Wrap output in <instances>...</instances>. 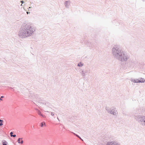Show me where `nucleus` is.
<instances>
[{"instance_id":"f257e3e1","label":"nucleus","mask_w":145,"mask_h":145,"mask_svg":"<svg viewBox=\"0 0 145 145\" xmlns=\"http://www.w3.org/2000/svg\"><path fill=\"white\" fill-rule=\"evenodd\" d=\"M35 30V28L32 27L30 24L24 23L20 29L18 35L22 38L27 37L32 35Z\"/></svg>"},{"instance_id":"f03ea898","label":"nucleus","mask_w":145,"mask_h":145,"mask_svg":"<svg viewBox=\"0 0 145 145\" xmlns=\"http://www.w3.org/2000/svg\"><path fill=\"white\" fill-rule=\"evenodd\" d=\"M112 52L114 57L121 61H126L129 59L127 54L124 52L121 48L117 46L112 48Z\"/></svg>"},{"instance_id":"7ed1b4c3","label":"nucleus","mask_w":145,"mask_h":145,"mask_svg":"<svg viewBox=\"0 0 145 145\" xmlns=\"http://www.w3.org/2000/svg\"><path fill=\"white\" fill-rule=\"evenodd\" d=\"M138 110L135 111L133 113L135 114V118L136 120L139 123L143 125H145V116L141 115H138Z\"/></svg>"},{"instance_id":"20e7f679","label":"nucleus","mask_w":145,"mask_h":145,"mask_svg":"<svg viewBox=\"0 0 145 145\" xmlns=\"http://www.w3.org/2000/svg\"><path fill=\"white\" fill-rule=\"evenodd\" d=\"M86 44L88 46H89L90 47L93 48H95L96 46L95 43H93L92 42H90L89 44V42H88L86 43Z\"/></svg>"},{"instance_id":"39448f33","label":"nucleus","mask_w":145,"mask_h":145,"mask_svg":"<svg viewBox=\"0 0 145 145\" xmlns=\"http://www.w3.org/2000/svg\"><path fill=\"white\" fill-rule=\"evenodd\" d=\"M117 111V110L116 108H113L111 109V112H110L111 114L114 115H116V112Z\"/></svg>"},{"instance_id":"423d86ee","label":"nucleus","mask_w":145,"mask_h":145,"mask_svg":"<svg viewBox=\"0 0 145 145\" xmlns=\"http://www.w3.org/2000/svg\"><path fill=\"white\" fill-rule=\"evenodd\" d=\"M106 145H120L116 142H108Z\"/></svg>"},{"instance_id":"0eeeda50","label":"nucleus","mask_w":145,"mask_h":145,"mask_svg":"<svg viewBox=\"0 0 145 145\" xmlns=\"http://www.w3.org/2000/svg\"><path fill=\"white\" fill-rule=\"evenodd\" d=\"M64 4L65 7L69 8L70 7V2L69 1H66L65 2Z\"/></svg>"},{"instance_id":"6e6552de","label":"nucleus","mask_w":145,"mask_h":145,"mask_svg":"<svg viewBox=\"0 0 145 145\" xmlns=\"http://www.w3.org/2000/svg\"><path fill=\"white\" fill-rule=\"evenodd\" d=\"M137 82L138 83H144L145 81V79L144 78H141L139 79H137Z\"/></svg>"},{"instance_id":"1a4fd4ad","label":"nucleus","mask_w":145,"mask_h":145,"mask_svg":"<svg viewBox=\"0 0 145 145\" xmlns=\"http://www.w3.org/2000/svg\"><path fill=\"white\" fill-rule=\"evenodd\" d=\"M37 113L42 118H45V116L43 115L41 113V112L39 110H37Z\"/></svg>"},{"instance_id":"9d476101","label":"nucleus","mask_w":145,"mask_h":145,"mask_svg":"<svg viewBox=\"0 0 145 145\" xmlns=\"http://www.w3.org/2000/svg\"><path fill=\"white\" fill-rule=\"evenodd\" d=\"M69 132L73 134L75 136L77 137H78V138H79L81 140H82V141H83V140L78 135L76 134V133H74L71 131H69Z\"/></svg>"},{"instance_id":"9b49d317","label":"nucleus","mask_w":145,"mask_h":145,"mask_svg":"<svg viewBox=\"0 0 145 145\" xmlns=\"http://www.w3.org/2000/svg\"><path fill=\"white\" fill-rule=\"evenodd\" d=\"M40 126L41 127H42L43 126H46V124L45 122L44 121L42 122L40 124Z\"/></svg>"},{"instance_id":"f8f14e48","label":"nucleus","mask_w":145,"mask_h":145,"mask_svg":"<svg viewBox=\"0 0 145 145\" xmlns=\"http://www.w3.org/2000/svg\"><path fill=\"white\" fill-rule=\"evenodd\" d=\"M106 110H107L108 113H110L111 112V109H110L108 107H106L105 108Z\"/></svg>"},{"instance_id":"ddd939ff","label":"nucleus","mask_w":145,"mask_h":145,"mask_svg":"<svg viewBox=\"0 0 145 145\" xmlns=\"http://www.w3.org/2000/svg\"><path fill=\"white\" fill-rule=\"evenodd\" d=\"M23 139V138H19L17 140V142H18V143L19 144H20V140L21 139Z\"/></svg>"},{"instance_id":"4468645a","label":"nucleus","mask_w":145,"mask_h":145,"mask_svg":"<svg viewBox=\"0 0 145 145\" xmlns=\"http://www.w3.org/2000/svg\"><path fill=\"white\" fill-rule=\"evenodd\" d=\"M131 81L134 83H138L137 82V79H131Z\"/></svg>"},{"instance_id":"2eb2a0df","label":"nucleus","mask_w":145,"mask_h":145,"mask_svg":"<svg viewBox=\"0 0 145 145\" xmlns=\"http://www.w3.org/2000/svg\"><path fill=\"white\" fill-rule=\"evenodd\" d=\"M84 73L86 74L87 73H89V71L88 70H86L84 71Z\"/></svg>"},{"instance_id":"dca6fc26","label":"nucleus","mask_w":145,"mask_h":145,"mask_svg":"<svg viewBox=\"0 0 145 145\" xmlns=\"http://www.w3.org/2000/svg\"><path fill=\"white\" fill-rule=\"evenodd\" d=\"M83 64L81 62H80V63H78V67H82V66H83Z\"/></svg>"},{"instance_id":"f3484780","label":"nucleus","mask_w":145,"mask_h":145,"mask_svg":"<svg viewBox=\"0 0 145 145\" xmlns=\"http://www.w3.org/2000/svg\"><path fill=\"white\" fill-rule=\"evenodd\" d=\"M86 75V74L84 73H84H82V75L83 76H84V77Z\"/></svg>"},{"instance_id":"a211bd4d","label":"nucleus","mask_w":145,"mask_h":145,"mask_svg":"<svg viewBox=\"0 0 145 145\" xmlns=\"http://www.w3.org/2000/svg\"><path fill=\"white\" fill-rule=\"evenodd\" d=\"M23 142H24L23 140H22V139H21V140L20 141V144H23Z\"/></svg>"},{"instance_id":"6ab92c4d","label":"nucleus","mask_w":145,"mask_h":145,"mask_svg":"<svg viewBox=\"0 0 145 145\" xmlns=\"http://www.w3.org/2000/svg\"><path fill=\"white\" fill-rule=\"evenodd\" d=\"M10 136L11 137H12V135H13V133L12 132H11L10 133Z\"/></svg>"},{"instance_id":"aec40b11","label":"nucleus","mask_w":145,"mask_h":145,"mask_svg":"<svg viewBox=\"0 0 145 145\" xmlns=\"http://www.w3.org/2000/svg\"><path fill=\"white\" fill-rule=\"evenodd\" d=\"M16 135L15 134L13 135H12V137H16Z\"/></svg>"},{"instance_id":"412c9836","label":"nucleus","mask_w":145,"mask_h":145,"mask_svg":"<svg viewBox=\"0 0 145 145\" xmlns=\"http://www.w3.org/2000/svg\"><path fill=\"white\" fill-rule=\"evenodd\" d=\"M51 115L52 116H54V113L53 112H52L51 113Z\"/></svg>"},{"instance_id":"4be33fe9","label":"nucleus","mask_w":145,"mask_h":145,"mask_svg":"<svg viewBox=\"0 0 145 145\" xmlns=\"http://www.w3.org/2000/svg\"><path fill=\"white\" fill-rule=\"evenodd\" d=\"M20 2L21 3H22V4L24 3V1H23V0H22V1H20Z\"/></svg>"},{"instance_id":"5701e85b","label":"nucleus","mask_w":145,"mask_h":145,"mask_svg":"<svg viewBox=\"0 0 145 145\" xmlns=\"http://www.w3.org/2000/svg\"><path fill=\"white\" fill-rule=\"evenodd\" d=\"M3 121L1 120H0V123H3Z\"/></svg>"},{"instance_id":"b1692460","label":"nucleus","mask_w":145,"mask_h":145,"mask_svg":"<svg viewBox=\"0 0 145 145\" xmlns=\"http://www.w3.org/2000/svg\"><path fill=\"white\" fill-rule=\"evenodd\" d=\"M33 95H32V96H29V98H31L32 97H33Z\"/></svg>"},{"instance_id":"393cba45","label":"nucleus","mask_w":145,"mask_h":145,"mask_svg":"<svg viewBox=\"0 0 145 145\" xmlns=\"http://www.w3.org/2000/svg\"><path fill=\"white\" fill-rule=\"evenodd\" d=\"M3 123H0V126H2L3 125Z\"/></svg>"},{"instance_id":"a878e982","label":"nucleus","mask_w":145,"mask_h":145,"mask_svg":"<svg viewBox=\"0 0 145 145\" xmlns=\"http://www.w3.org/2000/svg\"><path fill=\"white\" fill-rule=\"evenodd\" d=\"M84 71L83 70L82 71V72L81 73L82 74V73L83 72L84 73Z\"/></svg>"},{"instance_id":"bb28decb","label":"nucleus","mask_w":145,"mask_h":145,"mask_svg":"<svg viewBox=\"0 0 145 145\" xmlns=\"http://www.w3.org/2000/svg\"><path fill=\"white\" fill-rule=\"evenodd\" d=\"M4 96H1V98H4Z\"/></svg>"},{"instance_id":"cd10ccee","label":"nucleus","mask_w":145,"mask_h":145,"mask_svg":"<svg viewBox=\"0 0 145 145\" xmlns=\"http://www.w3.org/2000/svg\"><path fill=\"white\" fill-rule=\"evenodd\" d=\"M0 100L1 101H2L3 99L1 98V97H0Z\"/></svg>"},{"instance_id":"c85d7f7f","label":"nucleus","mask_w":145,"mask_h":145,"mask_svg":"<svg viewBox=\"0 0 145 145\" xmlns=\"http://www.w3.org/2000/svg\"><path fill=\"white\" fill-rule=\"evenodd\" d=\"M12 88H11V87H10V89H12Z\"/></svg>"},{"instance_id":"c756f323","label":"nucleus","mask_w":145,"mask_h":145,"mask_svg":"<svg viewBox=\"0 0 145 145\" xmlns=\"http://www.w3.org/2000/svg\"><path fill=\"white\" fill-rule=\"evenodd\" d=\"M27 12V14H28V13H28V12Z\"/></svg>"},{"instance_id":"7c9ffc66","label":"nucleus","mask_w":145,"mask_h":145,"mask_svg":"<svg viewBox=\"0 0 145 145\" xmlns=\"http://www.w3.org/2000/svg\"><path fill=\"white\" fill-rule=\"evenodd\" d=\"M57 119H58V120H59V119H58V117H57Z\"/></svg>"}]
</instances>
